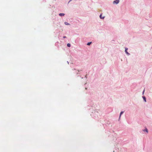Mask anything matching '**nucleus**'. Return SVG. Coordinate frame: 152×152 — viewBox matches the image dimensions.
<instances>
[{"instance_id":"1","label":"nucleus","mask_w":152,"mask_h":152,"mask_svg":"<svg viewBox=\"0 0 152 152\" xmlns=\"http://www.w3.org/2000/svg\"><path fill=\"white\" fill-rule=\"evenodd\" d=\"M119 0H116L113 1V4H118L119 3Z\"/></svg>"},{"instance_id":"2","label":"nucleus","mask_w":152,"mask_h":152,"mask_svg":"<svg viewBox=\"0 0 152 152\" xmlns=\"http://www.w3.org/2000/svg\"><path fill=\"white\" fill-rule=\"evenodd\" d=\"M127 50H128L127 48H125V51L126 54H127L128 55H130V54L129 53H128V52L127 51Z\"/></svg>"},{"instance_id":"3","label":"nucleus","mask_w":152,"mask_h":152,"mask_svg":"<svg viewBox=\"0 0 152 152\" xmlns=\"http://www.w3.org/2000/svg\"><path fill=\"white\" fill-rule=\"evenodd\" d=\"M142 131L143 132H146L147 133H148V129L146 128H145V129H144L142 130Z\"/></svg>"},{"instance_id":"4","label":"nucleus","mask_w":152,"mask_h":152,"mask_svg":"<svg viewBox=\"0 0 152 152\" xmlns=\"http://www.w3.org/2000/svg\"><path fill=\"white\" fill-rule=\"evenodd\" d=\"M99 17H100V18L101 19H104V16H103V17L102 16V14H100Z\"/></svg>"},{"instance_id":"5","label":"nucleus","mask_w":152,"mask_h":152,"mask_svg":"<svg viewBox=\"0 0 152 152\" xmlns=\"http://www.w3.org/2000/svg\"><path fill=\"white\" fill-rule=\"evenodd\" d=\"M144 100V101L146 102V98H145V96H143L142 97Z\"/></svg>"},{"instance_id":"6","label":"nucleus","mask_w":152,"mask_h":152,"mask_svg":"<svg viewBox=\"0 0 152 152\" xmlns=\"http://www.w3.org/2000/svg\"><path fill=\"white\" fill-rule=\"evenodd\" d=\"M59 15V16H64L65 15V14L64 13H60Z\"/></svg>"},{"instance_id":"7","label":"nucleus","mask_w":152,"mask_h":152,"mask_svg":"<svg viewBox=\"0 0 152 152\" xmlns=\"http://www.w3.org/2000/svg\"><path fill=\"white\" fill-rule=\"evenodd\" d=\"M64 24L66 25H69V24L66 22H64Z\"/></svg>"},{"instance_id":"8","label":"nucleus","mask_w":152,"mask_h":152,"mask_svg":"<svg viewBox=\"0 0 152 152\" xmlns=\"http://www.w3.org/2000/svg\"><path fill=\"white\" fill-rule=\"evenodd\" d=\"M123 113H124V112H123V111H122L120 113V116H119V118H120L121 115Z\"/></svg>"},{"instance_id":"9","label":"nucleus","mask_w":152,"mask_h":152,"mask_svg":"<svg viewBox=\"0 0 152 152\" xmlns=\"http://www.w3.org/2000/svg\"><path fill=\"white\" fill-rule=\"evenodd\" d=\"M67 46L70 47L71 46V45L70 43H68L67 45Z\"/></svg>"},{"instance_id":"10","label":"nucleus","mask_w":152,"mask_h":152,"mask_svg":"<svg viewBox=\"0 0 152 152\" xmlns=\"http://www.w3.org/2000/svg\"><path fill=\"white\" fill-rule=\"evenodd\" d=\"M91 43H92L91 42H88L87 44V45H90V44H91Z\"/></svg>"},{"instance_id":"11","label":"nucleus","mask_w":152,"mask_h":152,"mask_svg":"<svg viewBox=\"0 0 152 152\" xmlns=\"http://www.w3.org/2000/svg\"><path fill=\"white\" fill-rule=\"evenodd\" d=\"M145 89L142 92V95H143L144 94V92H145Z\"/></svg>"},{"instance_id":"12","label":"nucleus","mask_w":152,"mask_h":152,"mask_svg":"<svg viewBox=\"0 0 152 152\" xmlns=\"http://www.w3.org/2000/svg\"><path fill=\"white\" fill-rule=\"evenodd\" d=\"M66 38V36H64L63 37V38Z\"/></svg>"},{"instance_id":"13","label":"nucleus","mask_w":152,"mask_h":152,"mask_svg":"<svg viewBox=\"0 0 152 152\" xmlns=\"http://www.w3.org/2000/svg\"><path fill=\"white\" fill-rule=\"evenodd\" d=\"M85 77L86 78H87V75H86L85 76Z\"/></svg>"},{"instance_id":"14","label":"nucleus","mask_w":152,"mask_h":152,"mask_svg":"<svg viewBox=\"0 0 152 152\" xmlns=\"http://www.w3.org/2000/svg\"><path fill=\"white\" fill-rule=\"evenodd\" d=\"M67 63H68V64H69V62L68 61H67Z\"/></svg>"},{"instance_id":"15","label":"nucleus","mask_w":152,"mask_h":152,"mask_svg":"<svg viewBox=\"0 0 152 152\" xmlns=\"http://www.w3.org/2000/svg\"><path fill=\"white\" fill-rule=\"evenodd\" d=\"M72 0H70L69 2V3L71 1H72Z\"/></svg>"}]
</instances>
